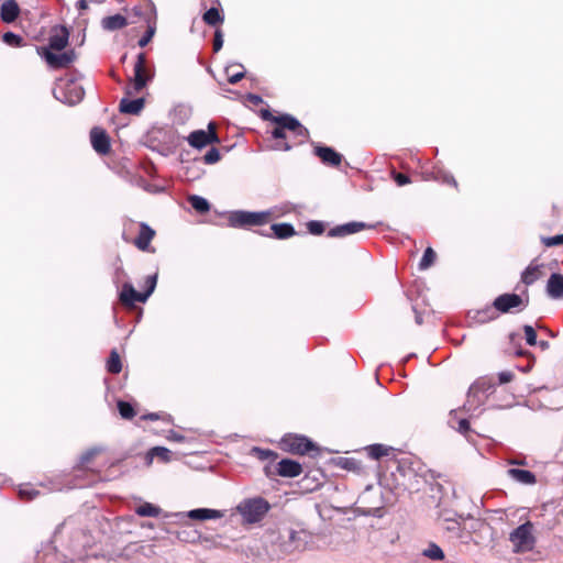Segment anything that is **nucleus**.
I'll return each instance as SVG.
<instances>
[{
  "label": "nucleus",
  "instance_id": "nucleus-15",
  "mask_svg": "<svg viewBox=\"0 0 563 563\" xmlns=\"http://www.w3.org/2000/svg\"><path fill=\"white\" fill-rule=\"evenodd\" d=\"M176 516L187 517L192 520H211L222 518L224 516V511L210 508H196L187 512H179Z\"/></svg>",
  "mask_w": 563,
  "mask_h": 563
},
{
  "label": "nucleus",
  "instance_id": "nucleus-55",
  "mask_svg": "<svg viewBox=\"0 0 563 563\" xmlns=\"http://www.w3.org/2000/svg\"><path fill=\"white\" fill-rule=\"evenodd\" d=\"M262 118L264 120H269V121H273L274 122V118H276L275 115H273L268 110H263L262 111Z\"/></svg>",
  "mask_w": 563,
  "mask_h": 563
},
{
  "label": "nucleus",
  "instance_id": "nucleus-49",
  "mask_svg": "<svg viewBox=\"0 0 563 563\" xmlns=\"http://www.w3.org/2000/svg\"><path fill=\"white\" fill-rule=\"evenodd\" d=\"M223 46V35L220 30H217L213 38V51L219 52Z\"/></svg>",
  "mask_w": 563,
  "mask_h": 563
},
{
  "label": "nucleus",
  "instance_id": "nucleus-47",
  "mask_svg": "<svg viewBox=\"0 0 563 563\" xmlns=\"http://www.w3.org/2000/svg\"><path fill=\"white\" fill-rule=\"evenodd\" d=\"M307 227H308L309 232L313 235H320L324 231V224L321 221H316V220L309 221Z\"/></svg>",
  "mask_w": 563,
  "mask_h": 563
},
{
  "label": "nucleus",
  "instance_id": "nucleus-63",
  "mask_svg": "<svg viewBox=\"0 0 563 563\" xmlns=\"http://www.w3.org/2000/svg\"><path fill=\"white\" fill-rule=\"evenodd\" d=\"M354 464V461L345 460L343 463V467L351 468V466Z\"/></svg>",
  "mask_w": 563,
  "mask_h": 563
},
{
  "label": "nucleus",
  "instance_id": "nucleus-19",
  "mask_svg": "<svg viewBox=\"0 0 563 563\" xmlns=\"http://www.w3.org/2000/svg\"><path fill=\"white\" fill-rule=\"evenodd\" d=\"M314 154L322 161V163L330 166H338L342 162V155L335 152L332 147L316 146Z\"/></svg>",
  "mask_w": 563,
  "mask_h": 563
},
{
  "label": "nucleus",
  "instance_id": "nucleus-33",
  "mask_svg": "<svg viewBox=\"0 0 563 563\" xmlns=\"http://www.w3.org/2000/svg\"><path fill=\"white\" fill-rule=\"evenodd\" d=\"M202 19L207 24L212 26L223 22V15H221L220 11L217 8L208 9L205 12Z\"/></svg>",
  "mask_w": 563,
  "mask_h": 563
},
{
  "label": "nucleus",
  "instance_id": "nucleus-23",
  "mask_svg": "<svg viewBox=\"0 0 563 563\" xmlns=\"http://www.w3.org/2000/svg\"><path fill=\"white\" fill-rule=\"evenodd\" d=\"M271 232L264 233L262 235L272 236L274 235L277 239H287L294 236L296 234L295 228L290 223H276L273 224L269 229Z\"/></svg>",
  "mask_w": 563,
  "mask_h": 563
},
{
  "label": "nucleus",
  "instance_id": "nucleus-8",
  "mask_svg": "<svg viewBox=\"0 0 563 563\" xmlns=\"http://www.w3.org/2000/svg\"><path fill=\"white\" fill-rule=\"evenodd\" d=\"M187 141L190 146L198 150L212 143H219V137L216 133V124L213 122H210L208 124V131L196 130L191 132L188 135Z\"/></svg>",
  "mask_w": 563,
  "mask_h": 563
},
{
  "label": "nucleus",
  "instance_id": "nucleus-16",
  "mask_svg": "<svg viewBox=\"0 0 563 563\" xmlns=\"http://www.w3.org/2000/svg\"><path fill=\"white\" fill-rule=\"evenodd\" d=\"M90 140L93 150L101 155L108 154L110 151V140L104 130L93 128L90 132Z\"/></svg>",
  "mask_w": 563,
  "mask_h": 563
},
{
  "label": "nucleus",
  "instance_id": "nucleus-9",
  "mask_svg": "<svg viewBox=\"0 0 563 563\" xmlns=\"http://www.w3.org/2000/svg\"><path fill=\"white\" fill-rule=\"evenodd\" d=\"M42 55L47 65L52 68L67 67L76 59V54L73 49L65 52L56 51V53H54L48 48H44Z\"/></svg>",
  "mask_w": 563,
  "mask_h": 563
},
{
  "label": "nucleus",
  "instance_id": "nucleus-38",
  "mask_svg": "<svg viewBox=\"0 0 563 563\" xmlns=\"http://www.w3.org/2000/svg\"><path fill=\"white\" fill-rule=\"evenodd\" d=\"M18 494L22 501H31L35 496V489L32 484L27 483L20 485Z\"/></svg>",
  "mask_w": 563,
  "mask_h": 563
},
{
  "label": "nucleus",
  "instance_id": "nucleus-59",
  "mask_svg": "<svg viewBox=\"0 0 563 563\" xmlns=\"http://www.w3.org/2000/svg\"><path fill=\"white\" fill-rule=\"evenodd\" d=\"M508 464H510V465H525L526 462L523 460H515L514 459V460H509Z\"/></svg>",
  "mask_w": 563,
  "mask_h": 563
},
{
  "label": "nucleus",
  "instance_id": "nucleus-26",
  "mask_svg": "<svg viewBox=\"0 0 563 563\" xmlns=\"http://www.w3.org/2000/svg\"><path fill=\"white\" fill-rule=\"evenodd\" d=\"M541 265H537L533 262L522 272L521 282L529 286L541 277L540 272Z\"/></svg>",
  "mask_w": 563,
  "mask_h": 563
},
{
  "label": "nucleus",
  "instance_id": "nucleus-48",
  "mask_svg": "<svg viewBox=\"0 0 563 563\" xmlns=\"http://www.w3.org/2000/svg\"><path fill=\"white\" fill-rule=\"evenodd\" d=\"M155 34V25H148L145 34L139 40V46H146Z\"/></svg>",
  "mask_w": 563,
  "mask_h": 563
},
{
  "label": "nucleus",
  "instance_id": "nucleus-36",
  "mask_svg": "<svg viewBox=\"0 0 563 563\" xmlns=\"http://www.w3.org/2000/svg\"><path fill=\"white\" fill-rule=\"evenodd\" d=\"M2 41L11 47H22L25 45L24 38L21 35L13 33L11 31L5 32L2 35Z\"/></svg>",
  "mask_w": 563,
  "mask_h": 563
},
{
  "label": "nucleus",
  "instance_id": "nucleus-30",
  "mask_svg": "<svg viewBox=\"0 0 563 563\" xmlns=\"http://www.w3.org/2000/svg\"><path fill=\"white\" fill-rule=\"evenodd\" d=\"M135 514L141 517H158L161 508L151 503H144L135 509Z\"/></svg>",
  "mask_w": 563,
  "mask_h": 563
},
{
  "label": "nucleus",
  "instance_id": "nucleus-24",
  "mask_svg": "<svg viewBox=\"0 0 563 563\" xmlns=\"http://www.w3.org/2000/svg\"><path fill=\"white\" fill-rule=\"evenodd\" d=\"M144 98L129 99L122 98L120 101L119 109L122 113L139 114L144 108Z\"/></svg>",
  "mask_w": 563,
  "mask_h": 563
},
{
  "label": "nucleus",
  "instance_id": "nucleus-50",
  "mask_svg": "<svg viewBox=\"0 0 563 563\" xmlns=\"http://www.w3.org/2000/svg\"><path fill=\"white\" fill-rule=\"evenodd\" d=\"M514 379V373L510 371H504L498 374L499 384H507Z\"/></svg>",
  "mask_w": 563,
  "mask_h": 563
},
{
  "label": "nucleus",
  "instance_id": "nucleus-62",
  "mask_svg": "<svg viewBox=\"0 0 563 563\" xmlns=\"http://www.w3.org/2000/svg\"><path fill=\"white\" fill-rule=\"evenodd\" d=\"M538 344L542 350H547L549 347L548 341H540Z\"/></svg>",
  "mask_w": 563,
  "mask_h": 563
},
{
  "label": "nucleus",
  "instance_id": "nucleus-64",
  "mask_svg": "<svg viewBox=\"0 0 563 563\" xmlns=\"http://www.w3.org/2000/svg\"><path fill=\"white\" fill-rule=\"evenodd\" d=\"M416 322H417L418 324H421V323H422V318H421V316H420V314H418V313L416 314Z\"/></svg>",
  "mask_w": 563,
  "mask_h": 563
},
{
  "label": "nucleus",
  "instance_id": "nucleus-13",
  "mask_svg": "<svg viewBox=\"0 0 563 563\" xmlns=\"http://www.w3.org/2000/svg\"><path fill=\"white\" fill-rule=\"evenodd\" d=\"M27 15L30 11H21L19 3L15 0H5L0 7V18L4 23L14 22L20 14Z\"/></svg>",
  "mask_w": 563,
  "mask_h": 563
},
{
  "label": "nucleus",
  "instance_id": "nucleus-14",
  "mask_svg": "<svg viewBox=\"0 0 563 563\" xmlns=\"http://www.w3.org/2000/svg\"><path fill=\"white\" fill-rule=\"evenodd\" d=\"M521 303H522V299L517 294L500 295L493 302L494 308L501 313H507L512 308L519 307Z\"/></svg>",
  "mask_w": 563,
  "mask_h": 563
},
{
  "label": "nucleus",
  "instance_id": "nucleus-6",
  "mask_svg": "<svg viewBox=\"0 0 563 563\" xmlns=\"http://www.w3.org/2000/svg\"><path fill=\"white\" fill-rule=\"evenodd\" d=\"M279 538L283 539L282 551L285 554L303 550L307 543V533L303 530L286 529Z\"/></svg>",
  "mask_w": 563,
  "mask_h": 563
},
{
  "label": "nucleus",
  "instance_id": "nucleus-28",
  "mask_svg": "<svg viewBox=\"0 0 563 563\" xmlns=\"http://www.w3.org/2000/svg\"><path fill=\"white\" fill-rule=\"evenodd\" d=\"M225 73L228 75V81L232 85L238 84L244 76V67L241 64H231L225 67Z\"/></svg>",
  "mask_w": 563,
  "mask_h": 563
},
{
  "label": "nucleus",
  "instance_id": "nucleus-18",
  "mask_svg": "<svg viewBox=\"0 0 563 563\" xmlns=\"http://www.w3.org/2000/svg\"><path fill=\"white\" fill-rule=\"evenodd\" d=\"M301 472L302 467L300 463L294 460L283 459L278 462L277 474L282 477H297Z\"/></svg>",
  "mask_w": 563,
  "mask_h": 563
},
{
  "label": "nucleus",
  "instance_id": "nucleus-1",
  "mask_svg": "<svg viewBox=\"0 0 563 563\" xmlns=\"http://www.w3.org/2000/svg\"><path fill=\"white\" fill-rule=\"evenodd\" d=\"M269 509V503L260 496L245 498L235 507V510L242 517L244 525H254L262 521Z\"/></svg>",
  "mask_w": 563,
  "mask_h": 563
},
{
  "label": "nucleus",
  "instance_id": "nucleus-53",
  "mask_svg": "<svg viewBox=\"0 0 563 563\" xmlns=\"http://www.w3.org/2000/svg\"><path fill=\"white\" fill-rule=\"evenodd\" d=\"M272 135L274 139H285V129L277 124V126L272 131Z\"/></svg>",
  "mask_w": 563,
  "mask_h": 563
},
{
  "label": "nucleus",
  "instance_id": "nucleus-51",
  "mask_svg": "<svg viewBox=\"0 0 563 563\" xmlns=\"http://www.w3.org/2000/svg\"><path fill=\"white\" fill-rule=\"evenodd\" d=\"M394 180L398 186H405L410 183V178L401 173L394 174Z\"/></svg>",
  "mask_w": 563,
  "mask_h": 563
},
{
  "label": "nucleus",
  "instance_id": "nucleus-32",
  "mask_svg": "<svg viewBox=\"0 0 563 563\" xmlns=\"http://www.w3.org/2000/svg\"><path fill=\"white\" fill-rule=\"evenodd\" d=\"M422 554L433 561H442L444 559L443 550L435 543L431 542L427 549L422 551Z\"/></svg>",
  "mask_w": 563,
  "mask_h": 563
},
{
  "label": "nucleus",
  "instance_id": "nucleus-20",
  "mask_svg": "<svg viewBox=\"0 0 563 563\" xmlns=\"http://www.w3.org/2000/svg\"><path fill=\"white\" fill-rule=\"evenodd\" d=\"M120 300L125 306H134L135 302H145V299H142V292L136 291L134 287L125 283L120 292Z\"/></svg>",
  "mask_w": 563,
  "mask_h": 563
},
{
  "label": "nucleus",
  "instance_id": "nucleus-3",
  "mask_svg": "<svg viewBox=\"0 0 563 563\" xmlns=\"http://www.w3.org/2000/svg\"><path fill=\"white\" fill-rule=\"evenodd\" d=\"M509 541L514 553H525L532 551L537 543L534 536V526L531 521L518 526L509 533Z\"/></svg>",
  "mask_w": 563,
  "mask_h": 563
},
{
  "label": "nucleus",
  "instance_id": "nucleus-17",
  "mask_svg": "<svg viewBox=\"0 0 563 563\" xmlns=\"http://www.w3.org/2000/svg\"><path fill=\"white\" fill-rule=\"evenodd\" d=\"M547 295L554 300L563 298V275L560 273H553L550 275L547 287Z\"/></svg>",
  "mask_w": 563,
  "mask_h": 563
},
{
  "label": "nucleus",
  "instance_id": "nucleus-21",
  "mask_svg": "<svg viewBox=\"0 0 563 563\" xmlns=\"http://www.w3.org/2000/svg\"><path fill=\"white\" fill-rule=\"evenodd\" d=\"M507 475L515 482L522 485H534L537 483L536 475L528 470L508 468Z\"/></svg>",
  "mask_w": 563,
  "mask_h": 563
},
{
  "label": "nucleus",
  "instance_id": "nucleus-7",
  "mask_svg": "<svg viewBox=\"0 0 563 563\" xmlns=\"http://www.w3.org/2000/svg\"><path fill=\"white\" fill-rule=\"evenodd\" d=\"M282 446L287 452L301 455L314 450L313 442L299 434H287L283 437Z\"/></svg>",
  "mask_w": 563,
  "mask_h": 563
},
{
  "label": "nucleus",
  "instance_id": "nucleus-56",
  "mask_svg": "<svg viewBox=\"0 0 563 563\" xmlns=\"http://www.w3.org/2000/svg\"><path fill=\"white\" fill-rule=\"evenodd\" d=\"M444 181H445L446 184L453 185V186H455V187H456V185H457V184H456V180L454 179V177H453L452 175H448V176H445Z\"/></svg>",
  "mask_w": 563,
  "mask_h": 563
},
{
  "label": "nucleus",
  "instance_id": "nucleus-57",
  "mask_svg": "<svg viewBox=\"0 0 563 563\" xmlns=\"http://www.w3.org/2000/svg\"><path fill=\"white\" fill-rule=\"evenodd\" d=\"M249 99L255 104L262 102V98L257 95H250Z\"/></svg>",
  "mask_w": 563,
  "mask_h": 563
},
{
  "label": "nucleus",
  "instance_id": "nucleus-4",
  "mask_svg": "<svg viewBox=\"0 0 563 563\" xmlns=\"http://www.w3.org/2000/svg\"><path fill=\"white\" fill-rule=\"evenodd\" d=\"M153 76V71L146 67L145 54L140 53L134 64V76L131 79V84L126 86L125 93L131 96L140 92L152 80Z\"/></svg>",
  "mask_w": 563,
  "mask_h": 563
},
{
  "label": "nucleus",
  "instance_id": "nucleus-31",
  "mask_svg": "<svg viewBox=\"0 0 563 563\" xmlns=\"http://www.w3.org/2000/svg\"><path fill=\"white\" fill-rule=\"evenodd\" d=\"M122 369V363L120 355L117 350L110 352V356L107 362V371L111 374H119Z\"/></svg>",
  "mask_w": 563,
  "mask_h": 563
},
{
  "label": "nucleus",
  "instance_id": "nucleus-58",
  "mask_svg": "<svg viewBox=\"0 0 563 563\" xmlns=\"http://www.w3.org/2000/svg\"><path fill=\"white\" fill-rule=\"evenodd\" d=\"M275 150L289 151V150H290V145H288V143L277 144V145L275 146Z\"/></svg>",
  "mask_w": 563,
  "mask_h": 563
},
{
  "label": "nucleus",
  "instance_id": "nucleus-12",
  "mask_svg": "<svg viewBox=\"0 0 563 563\" xmlns=\"http://www.w3.org/2000/svg\"><path fill=\"white\" fill-rule=\"evenodd\" d=\"M69 38L68 30L63 25H55L52 27L48 38V48L54 51H63Z\"/></svg>",
  "mask_w": 563,
  "mask_h": 563
},
{
  "label": "nucleus",
  "instance_id": "nucleus-10",
  "mask_svg": "<svg viewBox=\"0 0 563 563\" xmlns=\"http://www.w3.org/2000/svg\"><path fill=\"white\" fill-rule=\"evenodd\" d=\"M274 122L282 125L285 130L291 131L296 136L300 137V141H303L309 136L308 129L290 114H283L278 118H274Z\"/></svg>",
  "mask_w": 563,
  "mask_h": 563
},
{
  "label": "nucleus",
  "instance_id": "nucleus-34",
  "mask_svg": "<svg viewBox=\"0 0 563 563\" xmlns=\"http://www.w3.org/2000/svg\"><path fill=\"white\" fill-rule=\"evenodd\" d=\"M496 309L493 307H485L482 310H478L475 312V316L473 319H475L477 322L484 323L489 320H493L497 317Z\"/></svg>",
  "mask_w": 563,
  "mask_h": 563
},
{
  "label": "nucleus",
  "instance_id": "nucleus-2",
  "mask_svg": "<svg viewBox=\"0 0 563 563\" xmlns=\"http://www.w3.org/2000/svg\"><path fill=\"white\" fill-rule=\"evenodd\" d=\"M273 210L245 211L235 210L229 213L228 223L231 228L251 229L267 224L274 217Z\"/></svg>",
  "mask_w": 563,
  "mask_h": 563
},
{
  "label": "nucleus",
  "instance_id": "nucleus-54",
  "mask_svg": "<svg viewBox=\"0 0 563 563\" xmlns=\"http://www.w3.org/2000/svg\"><path fill=\"white\" fill-rule=\"evenodd\" d=\"M470 430V422L467 419H461L459 421L457 431L461 433H466Z\"/></svg>",
  "mask_w": 563,
  "mask_h": 563
},
{
  "label": "nucleus",
  "instance_id": "nucleus-46",
  "mask_svg": "<svg viewBox=\"0 0 563 563\" xmlns=\"http://www.w3.org/2000/svg\"><path fill=\"white\" fill-rule=\"evenodd\" d=\"M541 241L548 247L562 245L563 244V234H558L554 236H543L541 239Z\"/></svg>",
  "mask_w": 563,
  "mask_h": 563
},
{
  "label": "nucleus",
  "instance_id": "nucleus-40",
  "mask_svg": "<svg viewBox=\"0 0 563 563\" xmlns=\"http://www.w3.org/2000/svg\"><path fill=\"white\" fill-rule=\"evenodd\" d=\"M372 459L378 460L388 454V448L383 444H372L367 448Z\"/></svg>",
  "mask_w": 563,
  "mask_h": 563
},
{
  "label": "nucleus",
  "instance_id": "nucleus-35",
  "mask_svg": "<svg viewBox=\"0 0 563 563\" xmlns=\"http://www.w3.org/2000/svg\"><path fill=\"white\" fill-rule=\"evenodd\" d=\"M154 457H158L163 462H168L170 460V451L164 446H154L148 451L147 459L151 462Z\"/></svg>",
  "mask_w": 563,
  "mask_h": 563
},
{
  "label": "nucleus",
  "instance_id": "nucleus-39",
  "mask_svg": "<svg viewBox=\"0 0 563 563\" xmlns=\"http://www.w3.org/2000/svg\"><path fill=\"white\" fill-rule=\"evenodd\" d=\"M118 410L123 419H132L135 416L134 408L128 401L119 400Z\"/></svg>",
  "mask_w": 563,
  "mask_h": 563
},
{
  "label": "nucleus",
  "instance_id": "nucleus-43",
  "mask_svg": "<svg viewBox=\"0 0 563 563\" xmlns=\"http://www.w3.org/2000/svg\"><path fill=\"white\" fill-rule=\"evenodd\" d=\"M441 520L443 521V528L446 531L457 532L460 530L461 523H460L459 519H456L454 517L442 516Z\"/></svg>",
  "mask_w": 563,
  "mask_h": 563
},
{
  "label": "nucleus",
  "instance_id": "nucleus-61",
  "mask_svg": "<svg viewBox=\"0 0 563 563\" xmlns=\"http://www.w3.org/2000/svg\"><path fill=\"white\" fill-rule=\"evenodd\" d=\"M77 5H78V9H80V10L86 9L87 8V0H79Z\"/></svg>",
  "mask_w": 563,
  "mask_h": 563
},
{
  "label": "nucleus",
  "instance_id": "nucleus-37",
  "mask_svg": "<svg viewBox=\"0 0 563 563\" xmlns=\"http://www.w3.org/2000/svg\"><path fill=\"white\" fill-rule=\"evenodd\" d=\"M250 453L261 461L275 460L277 457V454L274 451L257 446L252 448Z\"/></svg>",
  "mask_w": 563,
  "mask_h": 563
},
{
  "label": "nucleus",
  "instance_id": "nucleus-45",
  "mask_svg": "<svg viewBox=\"0 0 563 563\" xmlns=\"http://www.w3.org/2000/svg\"><path fill=\"white\" fill-rule=\"evenodd\" d=\"M220 152L216 147H211L203 156V161L206 164H216L220 161Z\"/></svg>",
  "mask_w": 563,
  "mask_h": 563
},
{
  "label": "nucleus",
  "instance_id": "nucleus-25",
  "mask_svg": "<svg viewBox=\"0 0 563 563\" xmlns=\"http://www.w3.org/2000/svg\"><path fill=\"white\" fill-rule=\"evenodd\" d=\"M102 27L108 31H115L128 24L126 18L122 14H114L102 19Z\"/></svg>",
  "mask_w": 563,
  "mask_h": 563
},
{
  "label": "nucleus",
  "instance_id": "nucleus-22",
  "mask_svg": "<svg viewBox=\"0 0 563 563\" xmlns=\"http://www.w3.org/2000/svg\"><path fill=\"white\" fill-rule=\"evenodd\" d=\"M155 235V231L147 225L146 223L142 222L140 224V232L137 238L135 239V245L141 251H146L150 246V243L152 239Z\"/></svg>",
  "mask_w": 563,
  "mask_h": 563
},
{
  "label": "nucleus",
  "instance_id": "nucleus-42",
  "mask_svg": "<svg viewBox=\"0 0 563 563\" xmlns=\"http://www.w3.org/2000/svg\"><path fill=\"white\" fill-rule=\"evenodd\" d=\"M157 284V275H150L145 279V291L142 292V299L147 300V298L152 295V292L155 290Z\"/></svg>",
  "mask_w": 563,
  "mask_h": 563
},
{
  "label": "nucleus",
  "instance_id": "nucleus-52",
  "mask_svg": "<svg viewBox=\"0 0 563 563\" xmlns=\"http://www.w3.org/2000/svg\"><path fill=\"white\" fill-rule=\"evenodd\" d=\"M166 438L169 441H175V442H184L186 440V438L183 434H180L174 430H170Z\"/></svg>",
  "mask_w": 563,
  "mask_h": 563
},
{
  "label": "nucleus",
  "instance_id": "nucleus-60",
  "mask_svg": "<svg viewBox=\"0 0 563 563\" xmlns=\"http://www.w3.org/2000/svg\"><path fill=\"white\" fill-rule=\"evenodd\" d=\"M142 418L150 419V420H156V419H158V415L157 413H148V415L143 416Z\"/></svg>",
  "mask_w": 563,
  "mask_h": 563
},
{
  "label": "nucleus",
  "instance_id": "nucleus-29",
  "mask_svg": "<svg viewBox=\"0 0 563 563\" xmlns=\"http://www.w3.org/2000/svg\"><path fill=\"white\" fill-rule=\"evenodd\" d=\"M188 201L197 212L205 213L210 210V203L201 196L192 195L188 198Z\"/></svg>",
  "mask_w": 563,
  "mask_h": 563
},
{
  "label": "nucleus",
  "instance_id": "nucleus-44",
  "mask_svg": "<svg viewBox=\"0 0 563 563\" xmlns=\"http://www.w3.org/2000/svg\"><path fill=\"white\" fill-rule=\"evenodd\" d=\"M523 332L526 336V342L530 346L537 345V333L532 325L525 324L523 325Z\"/></svg>",
  "mask_w": 563,
  "mask_h": 563
},
{
  "label": "nucleus",
  "instance_id": "nucleus-11",
  "mask_svg": "<svg viewBox=\"0 0 563 563\" xmlns=\"http://www.w3.org/2000/svg\"><path fill=\"white\" fill-rule=\"evenodd\" d=\"M374 228V225L367 224L362 221H352L344 224L336 225L328 231L330 238H344L357 233L365 229Z\"/></svg>",
  "mask_w": 563,
  "mask_h": 563
},
{
  "label": "nucleus",
  "instance_id": "nucleus-41",
  "mask_svg": "<svg viewBox=\"0 0 563 563\" xmlns=\"http://www.w3.org/2000/svg\"><path fill=\"white\" fill-rule=\"evenodd\" d=\"M434 260L435 252L431 247H428L419 263V268L422 271L429 268L433 264Z\"/></svg>",
  "mask_w": 563,
  "mask_h": 563
},
{
  "label": "nucleus",
  "instance_id": "nucleus-27",
  "mask_svg": "<svg viewBox=\"0 0 563 563\" xmlns=\"http://www.w3.org/2000/svg\"><path fill=\"white\" fill-rule=\"evenodd\" d=\"M104 451L103 446H92L86 450L79 457L78 467L87 468L90 462Z\"/></svg>",
  "mask_w": 563,
  "mask_h": 563
},
{
  "label": "nucleus",
  "instance_id": "nucleus-5",
  "mask_svg": "<svg viewBox=\"0 0 563 563\" xmlns=\"http://www.w3.org/2000/svg\"><path fill=\"white\" fill-rule=\"evenodd\" d=\"M53 92L57 100L69 106L79 103L85 96L84 88L74 80H60Z\"/></svg>",
  "mask_w": 563,
  "mask_h": 563
}]
</instances>
